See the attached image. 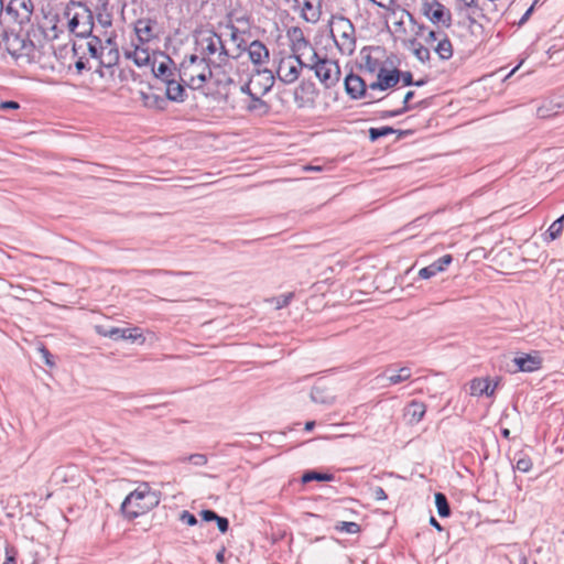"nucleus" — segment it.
<instances>
[{
	"label": "nucleus",
	"instance_id": "obj_36",
	"mask_svg": "<svg viewBox=\"0 0 564 564\" xmlns=\"http://www.w3.org/2000/svg\"><path fill=\"white\" fill-rule=\"evenodd\" d=\"M562 107L561 104L550 100L544 102L536 109V116L541 119L551 118L558 113V109Z\"/></svg>",
	"mask_w": 564,
	"mask_h": 564
},
{
	"label": "nucleus",
	"instance_id": "obj_59",
	"mask_svg": "<svg viewBox=\"0 0 564 564\" xmlns=\"http://www.w3.org/2000/svg\"><path fill=\"white\" fill-rule=\"evenodd\" d=\"M372 490V496L376 500H386L388 498L384 489L380 486H376L373 488H371Z\"/></svg>",
	"mask_w": 564,
	"mask_h": 564
},
{
	"label": "nucleus",
	"instance_id": "obj_48",
	"mask_svg": "<svg viewBox=\"0 0 564 564\" xmlns=\"http://www.w3.org/2000/svg\"><path fill=\"white\" fill-rule=\"evenodd\" d=\"M6 560L3 564H17L18 550L10 544H7L4 549Z\"/></svg>",
	"mask_w": 564,
	"mask_h": 564
},
{
	"label": "nucleus",
	"instance_id": "obj_30",
	"mask_svg": "<svg viewBox=\"0 0 564 564\" xmlns=\"http://www.w3.org/2000/svg\"><path fill=\"white\" fill-rule=\"evenodd\" d=\"M80 48H82V45H78L77 43L73 44V54L76 57L74 67H75L76 74H78V75L83 74L84 70L93 69V65L90 64L89 57H87L85 54L79 55Z\"/></svg>",
	"mask_w": 564,
	"mask_h": 564
},
{
	"label": "nucleus",
	"instance_id": "obj_42",
	"mask_svg": "<svg viewBox=\"0 0 564 564\" xmlns=\"http://www.w3.org/2000/svg\"><path fill=\"white\" fill-rule=\"evenodd\" d=\"M335 529L340 532L355 534L360 532L361 527L357 522L341 521L336 524Z\"/></svg>",
	"mask_w": 564,
	"mask_h": 564
},
{
	"label": "nucleus",
	"instance_id": "obj_33",
	"mask_svg": "<svg viewBox=\"0 0 564 564\" xmlns=\"http://www.w3.org/2000/svg\"><path fill=\"white\" fill-rule=\"evenodd\" d=\"M302 19L310 23H316L321 18V10L314 7L310 0H305L302 8Z\"/></svg>",
	"mask_w": 564,
	"mask_h": 564
},
{
	"label": "nucleus",
	"instance_id": "obj_35",
	"mask_svg": "<svg viewBox=\"0 0 564 564\" xmlns=\"http://www.w3.org/2000/svg\"><path fill=\"white\" fill-rule=\"evenodd\" d=\"M516 465L514 469L521 473H529L532 469L533 463L531 457L523 451H519L514 456Z\"/></svg>",
	"mask_w": 564,
	"mask_h": 564
},
{
	"label": "nucleus",
	"instance_id": "obj_8",
	"mask_svg": "<svg viewBox=\"0 0 564 564\" xmlns=\"http://www.w3.org/2000/svg\"><path fill=\"white\" fill-rule=\"evenodd\" d=\"M318 90L311 80H302L294 90V101L300 109H313L316 106Z\"/></svg>",
	"mask_w": 564,
	"mask_h": 564
},
{
	"label": "nucleus",
	"instance_id": "obj_6",
	"mask_svg": "<svg viewBox=\"0 0 564 564\" xmlns=\"http://www.w3.org/2000/svg\"><path fill=\"white\" fill-rule=\"evenodd\" d=\"M96 333L102 337L111 338L116 341L118 340H131L137 341L141 340L143 343L145 340L141 329L139 327H130V328H120V327H106L104 325H97L95 327Z\"/></svg>",
	"mask_w": 564,
	"mask_h": 564
},
{
	"label": "nucleus",
	"instance_id": "obj_13",
	"mask_svg": "<svg viewBox=\"0 0 564 564\" xmlns=\"http://www.w3.org/2000/svg\"><path fill=\"white\" fill-rule=\"evenodd\" d=\"M276 75L282 83L292 84L300 76L299 65H295L293 57H283L279 62Z\"/></svg>",
	"mask_w": 564,
	"mask_h": 564
},
{
	"label": "nucleus",
	"instance_id": "obj_28",
	"mask_svg": "<svg viewBox=\"0 0 564 564\" xmlns=\"http://www.w3.org/2000/svg\"><path fill=\"white\" fill-rule=\"evenodd\" d=\"M434 51L442 61H448L452 58L454 53L453 44L446 33H443V37L440 39L437 45L434 47Z\"/></svg>",
	"mask_w": 564,
	"mask_h": 564
},
{
	"label": "nucleus",
	"instance_id": "obj_26",
	"mask_svg": "<svg viewBox=\"0 0 564 564\" xmlns=\"http://www.w3.org/2000/svg\"><path fill=\"white\" fill-rule=\"evenodd\" d=\"M362 63L359 65L360 70H365L369 74L378 73V69L382 66L380 61L373 58L370 54V47L365 46L360 51Z\"/></svg>",
	"mask_w": 564,
	"mask_h": 564
},
{
	"label": "nucleus",
	"instance_id": "obj_9",
	"mask_svg": "<svg viewBox=\"0 0 564 564\" xmlns=\"http://www.w3.org/2000/svg\"><path fill=\"white\" fill-rule=\"evenodd\" d=\"M512 362L514 369H509L510 372H534L542 368L543 358L539 351L530 354L518 352Z\"/></svg>",
	"mask_w": 564,
	"mask_h": 564
},
{
	"label": "nucleus",
	"instance_id": "obj_12",
	"mask_svg": "<svg viewBox=\"0 0 564 564\" xmlns=\"http://www.w3.org/2000/svg\"><path fill=\"white\" fill-rule=\"evenodd\" d=\"M253 85V89L259 93L260 96L265 95L271 90L274 85V75L272 70L268 68L257 69L250 77Z\"/></svg>",
	"mask_w": 564,
	"mask_h": 564
},
{
	"label": "nucleus",
	"instance_id": "obj_15",
	"mask_svg": "<svg viewBox=\"0 0 564 564\" xmlns=\"http://www.w3.org/2000/svg\"><path fill=\"white\" fill-rule=\"evenodd\" d=\"M286 36L291 42L292 53H300L304 50L315 51L311 45L310 41L304 36V33L300 26H292L286 31Z\"/></svg>",
	"mask_w": 564,
	"mask_h": 564
},
{
	"label": "nucleus",
	"instance_id": "obj_2",
	"mask_svg": "<svg viewBox=\"0 0 564 564\" xmlns=\"http://www.w3.org/2000/svg\"><path fill=\"white\" fill-rule=\"evenodd\" d=\"M64 15L68 20L69 31L75 36L82 39L90 36L94 29V14L86 3L69 0L65 7Z\"/></svg>",
	"mask_w": 564,
	"mask_h": 564
},
{
	"label": "nucleus",
	"instance_id": "obj_40",
	"mask_svg": "<svg viewBox=\"0 0 564 564\" xmlns=\"http://www.w3.org/2000/svg\"><path fill=\"white\" fill-rule=\"evenodd\" d=\"M412 371L409 367H402L399 369L398 373L391 375L388 377V381L390 386L399 384L403 381H406L411 378Z\"/></svg>",
	"mask_w": 564,
	"mask_h": 564
},
{
	"label": "nucleus",
	"instance_id": "obj_64",
	"mask_svg": "<svg viewBox=\"0 0 564 564\" xmlns=\"http://www.w3.org/2000/svg\"><path fill=\"white\" fill-rule=\"evenodd\" d=\"M444 32H437V31H434V30H429L427 32V35L425 37V42L426 43H432V42H435V41H440L441 39V35H443Z\"/></svg>",
	"mask_w": 564,
	"mask_h": 564
},
{
	"label": "nucleus",
	"instance_id": "obj_17",
	"mask_svg": "<svg viewBox=\"0 0 564 564\" xmlns=\"http://www.w3.org/2000/svg\"><path fill=\"white\" fill-rule=\"evenodd\" d=\"M246 50L251 63L256 66L267 63L270 58L268 47L259 40L252 41Z\"/></svg>",
	"mask_w": 564,
	"mask_h": 564
},
{
	"label": "nucleus",
	"instance_id": "obj_1",
	"mask_svg": "<svg viewBox=\"0 0 564 564\" xmlns=\"http://www.w3.org/2000/svg\"><path fill=\"white\" fill-rule=\"evenodd\" d=\"M160 503V494L152 491L147 482L131 491L122 501L120 511L128 520H133L152 510Z\"/></svg>",
	"mask_w": 564,
	"mask_h": 564
},
{
	"label": "nucleus",
	"instance_id": "obj_4",
	"mask_svg": "<svg viewBox=\"0 0 564 564\" xmlns=\"http://www.w3.org/2000/svg\"><path fill=\"white\" fill-rule=\"evenodd\" d=\"M333 21L336 25V30L339 33L340 40H335L336 46L341 54L351 55L356 48V36H355V25L352 22L344 17H333ZM332 36L335 37L334 32L332 31Z\"/></svg>",
	"mask_w": 564,
	"mask_h": 564
},
{
	"label": "nucleus",
	"instance_id": "obj_5",
	"mask_svg": "<svg viewBox=\"0 0 564 564\" xmlns=\"http://www.w3.org/2000/svg\"><path fill=\"white\" fill-rule=\"evenodd\" d=\"M421 13L434 25L449 29L453 24V15L438 0H423Z\"/></svg>",
	"mask_w": 564,
	"mask_h": 564
},
{
	"label": "nucleus",
	"instance_id": "obj_52",
	"mask_svg": "<svg viewBox=\"0 0 564 564\" xmlns=\"http://www.w3.org/2000/svg\"><path fill=\"white\" fill-rule=\"evenodd\" d=\"M147 274L150 275H159V274H166V275H186L188 272L183 271H169V270H162V269H152L145 271Z\"/></svg>",
	"mask_w": 564,
	"mask_h": 564
},
{
	"label": "nucleus",
	"instance_id": "obj_54",
	"mask_svg": "<svg viewBox=\"0 0 564 564\" xmlns=\"http://www.w3.org/2000/svg\"><path fill=\"white\" fill-rule=\"evenodd\" d=\"M199 516L202 518V521L212 522V521H215L218 513L212 509H204L199 512Z\"/></svg>",
	"mask_w": 564,
	"mask_h": 564
},
{
	"label": "nucleus",
	"instance_id": "obj_16",
	"mask_svg": "<svg viewBox=\"0 0 564 564\" xmlns=\"http://www.w3.org/2000/svg\"><path fill=\"white\" fill-rule=\"evenodd\" d=\"M453 262V256L452 254H444L443 257L438 258L427 267L422 268L419 271V276L423 280L431 279L432 276L436 275L440 272H443L447 269V267Z\"/></svg>",
	"mask_w": 564,
	"mask_h": 564
},
{
	"label": "nucleus",
	"instance_id": "obj_3",
	"mask_svg": "<svg viewBox=\"0 0 564 564\" xmlns=\"http://www.w3.org/2000/svg\"><path fill=\"white\" fill-rule=\"evenodd\" d=\"M311 62L310 69L314 70L315 76L325 88H330L339 82L340 68L337 62L321 57L316 51H313Z\"/></svg>",
	"mask_w": 564,
	"mask_h": 564
},
{
	"label": "nucleus",
	"instance_id": "obj_62",
	"mask_svg": "<svg viewBox=\"0 0 564 564\" xmlns=\"http://www.w3.org/2000/svg\"><path fill=\"white\" fill-rule=\"evenodd\" d=\"M403 115V111L401 109L395 110H382L380 111V118L387 119V118H393Z\"/></svg>",
	"mask_w": 564,
	"mask_h": 564
},
{
	"label": "nucleus",
	"instance_id": "obj_39",
	"mask_svg": "<svg viewBox=\"0 0 564 564\" xmlns=\"http://www.w3.org/2000/svg\"><path fill=\"white\" fill-rule=\"evenodd\" d=\"M564 228V215L560 216L557 219H555L549 229L546 230L545 235L547 236L549 240H555L557 239Z\"/></svg>",
	"mask_w": 564,
	"mask_h": 564
},
{
	"label": "nucleus",
	"instance_id": "obj_32",
	"mask_svg": "<svg viewBox=\"0 0 564 564\" xmlns=\"http://www.w3.org/2000/svg\"><path fill=\"white\" fill-rule=\"evenodd\" d=\"M409 47L412 50L413 55L421 63H426L431 58V53L427 47L420 43L416 39L409 40Z\"/></svg>",
	"mask_w": 564,
	"mask_h": 564
},
{
	"label": "nucleus",
	"instance_id": "obj_23",
	"mask_svg": "<svg viewBox=\"0 0 564 564\" xmlns=\"http://www.w3.org/2000/svg\"><path fill=\"white\" fill-rule=\"evenodd\" d=\"M310 397L314 403L318 404L329 405L335 401V395L330 392V390L319 383H316L312 387Z\"/></svg>",
	"mask_w": 564,
	"mask_h": 564
},
{
	"label": "nucleus",
	"instance_id": "obj_19",
	"mask_svg": "<svg viewBox=\"0 0 564 564\" xmlns=\"http://www.w3.org/2000/svg\"><path fill=\"white\" fill-rule=\"evenodd\" d=\"M196 43L202 46V54L213 55L218 51V45H221V37L216 32L208 31Z\"/></svg>",
	"mask_w": 564,
	"mask_h": 564
},
{
	"label": "nucleus",
	"instance_id": "obj_22",
	"mask_svg": "<svg viewBox=\"0 0 564 564\" xmlns=\"http://www.w3.org/2000/svg\"><path fill=\"white\" fill-rule=\"evenodd\" d=\"M161 56L164 57V62L152 65V72L154 76L161 79L163 83H166L167 79L174 78V73L171 69V65H174V61L165 53H161Z\"/></svg>",
	"mask_w": 564,
	"mask_h": 564
},
{
	"label": "nucleus",
	"instance_id": "obj_11",
	"mask_svg": "<svg viewBox=\"0 0 564 564\" xmlns=\"http://www.w3.org/2000/svg\"><path fill=\"white\" fill-rule=\"evenodd\" d=\"M23 43V34L15 33L14 31L3 30L1 34V43L4 50L14 58H21Z\"/></svg>",
	"mask_w": 564,
	"mask_h": 564
},
{
	"label": "nucleus",
	"instance_id": "obj_14",
	"mask_svg": "<svg viewBox=\"0 0 564 564\" xmlns=\"http://www.w3.org/2000/svg\"><path fill=\"white\" fill-rule=\"evenodd\" d=\"M212 59L209 57L203 56L199 59V65L203 66L202 70L198 74H191L188 76V86L192 89H199L207 83L213 76V72L210 69Z\"/></svg>",
	"mask_w": 564,
	"mask_h": 564
},
{
	"label": "nucleus",
	"instance_id": "obj_58",
	"mask_svg": "<svg viewBox=\"0 0 564 564\" xmlns=\"http://www.w3.org/2000/svg\"><path fill=\"white\" fill-rule=\"evenodd\" d=\"M97 21L99 22V24H101L104 28H109L111 26L112 24V19H111V14L110 13H106V14H102V13H99L97 15Z\"/></svg>",
	"mask_w": 564,
	"mask_h": 564
},
{
	"label": "nucleus",
	"instance_id": "obj_27",
	"mask_svg": "<svg viewBox=\"0 0 564 564\" xmlns=\"http://www.w3.org/2000/svg\"><path fill=\"white\" fill-rule=\"evenodd\" d=\"M399 68L394 67L392 69H388L384 66H381L378 69L379 79L383 82V88L384 90L394 88L399 84Z\"/></svg>",
	"mask_w": 564,
	"mask_h": 564
},
{
	"label": "nucleus",
	"instance_id": "obj_43",
	"mask_svg": "<svg viewBox=\"0 0 564 564\" xmlns=\"http://www.w3.org/2000/svg\"><path fill=\"white\" fill-rule=\"evenodd\" d=\"M228 28L230 29L231 41L237 43L238 48L246 51L247 43L243 39H241L239 36V33H240L239 29L237 26H235L234 24H229Z\"/></svg>",
	"mask_w": 564,
	"mask_h": 564
},
{
	"label": "nucleus",
	"instance_id": "obj_24",
	"mask_svg": "<svg viewBox=\"0 0 564 564\" xmlns=\"http://www.w3.org/2000/svg\"><path fill=\"white\" fill-rule=\"evenodd\" d=\"M139 99L141 100L143 107L148 109L155 110H164L167 106L165 98L161 95H156L153 93L139 91Z\"/></svg>",
	"mask_w": 564,
	"mask_h": 564
},
{
	"label": "nucleus",
	"instance_id": "obj_18",
	"mask_svg": "<svg viewBox=\"0 0 564 564\" xmlns=\"http://www.w3.org/2000/svg\"><path fill=\"white\" fill-rule=\"evenodd\" d=\"M165 89V101L183 102L185 101L187 94L185 86L178 83L175 78L167 79Z\"/></svg>",
	"mask_w": 564,
	"mask_h": 564
},
{
	"label": "nucleus",
	"instance_id": "obj_44",
	"mask_svg": "<svg viewBox=\"0 0 564 564\" xmlns=\"http://www.w3.org/2000/svg\"><path fill=\"white\" fill-rule=\"evenodd\" d=\"M34 51V43L28 37V35H23L21 57H28V59H30L33 56Z\"/></svg>",
	"mask_w": 564,
	"mask_h": 564
},
{
	"label": "nucleus",
	"instance_id": "obj_34",
	"mask_svg": "<svg viewBox=\"0 0 564 564\" xmlns=\"http://www.w3.org/2000/svg\"><path fill=\"white\" fill-rule=\"evenodd\" d=\"M434 502H435L437 513L441 518H447L451 516L452 511H451L448 499L445 494L435 492Z\"/></svg>",
	"mask_w": 564,
	"mask_h": 564
},
{
	"label": "nucleus",
	"instance_id": "obj_56",
	"mask_svg": "<svg viewBox=\"0 0 564 564\" xmlns=\"http://www.w3.org/2000/svg\"><path fill=\"white\" fill-rule=\"evenodd\" d=\"M17 1L18 0H10L9 3L3 9V10H6L7 14L11 15L14 20H18V18H19L18 9L14 6V2H17Z\"/></svg>",
	"mask_w": 564,
	"mask_h": 564
},
{
	"label": "nucleus",
	"instance_id": "obj_38",
	"mask_svg": "<svg viewBox=\"0 0 564 564\" xmlns=\"http://www.w3.org/2000/svg\"><path fill=\"white\" fill-rule=\"evenodd\" d=\"M395 132H397V129H394L393 127H390V126H382V127H378V128L372 127L368 130V137L371 142H376L380 138H383V137H387L390 134H394Z\"/></svg>",
	"mask_w": 564,
	"mask_h": 564
},
{
	"label": "nucleus",
	"instance_id": "obj_21",
	"mask_svg": "<svg viewBox=\"0 0 564 564\" xmlns=\"http://www.w3.org/2000/svg\"><path fill=\"white\" fill-rule=\"evenodd\" d=\"M497 382L491 386L489 378H474L470 381V394L476 397L487 395L491 397L497 388Z\"/></svg>",
	"mask_w": 564,
	"mask_h": 564
},
{
	"label": "nucleus",
	"instance_id": "obj_55",
	"mask_svg": "<svg viewBox=\"0 0 564 564\" xmlns=\"http://www.w3.org/2000/svg\"><path fill=\"white\" fill-rule=\"evenodd\" d=\"M40 351L42 352L45 365L53 367L55 364L54 356L50 352V350L45 346H42Z\"/></svg>",
	"mask_w": 564,
	"mask_h": 564
},
{
	"label": "nucleus",
	"instance_id": "obj_53",
	"mask_svg": "<svg viewBox=\"0 0 564 564\" xmlns=\"http://www.w3.org/2000/svg\"><path fill=\"white\" fill-rule=\"evenodd\" d=\"M219 532L226 533L229 530V520L226 517L217 516L215 519Z\"/></svg>",
	"mask_w": 564,
	"mask_h": 564
},
{
	"label": "nucleus",
	"instance_id": "obj_45",
	"mask_svg": "<svg viewBox=\"0 0 564 564\" xmlns=\"http://www.w3.org/2000/svg\"><path fill=\"white\" fill-rule=\"evenodd\" d=\"M149 61H150V55H149L148 51L137 46L135 52H134V63L138 66H144L149 63Z\"/></svg>",
	"mask_w": 564,
	"mask_h": 564
},
{
	"label": "nucleus",
	"instance_id": "obj_47",
	"mask_svg": "<svg viewBox=\"0 0 564 564\" xmlns=\"http://www.w3.org/2000/svg\"><path fill=\"white\" fill-rule=\"evenodd\" d=\"M178 520L183 523H185L186 525L188 527H194L198 523V520L197 518L195 517V514L191 513L189 511L187 510H183L180 516H178Z\"/></svg>",
	"mask_w": 564,
	"mask_h": 564
},
{
	"label": "nucleus",
	"instance_id": "obj_41",
	"mask_svg": "<svg viewBox=\"0 0 564 564\" xmlns=\"http://www.w3.org/2000/svg\"><path fill=\"white\" fill-rule=\"evenodd\" d=\"M178 460L181 463L188 462L195 466H204L207 464L208 458L205 454L196 453V454H191L188 456L181 457Z\"/></svg>",
	"mask_w": 564,
	"mask_h": 564
},
{
	"label": "nucleus",
	"instance_id": "obj_37",
	"mask_svg": "<svg viewBox=\"0 0 564 564\" xmlns=\"http://www.w3.org/2000/svg\"><path fill=\"white\" fill-rule=\"evenodd\" d=\"M87 39L88 41L86 43V47L89 53V56L95 61H98L102 50H105V47L102 46V41L100 40V37L93 34H90V36H88Z\"/></svg>",
	"mask_w": 564,
	"mask_h": 564
},
{
	"label": "nucleus",
	"instance_id": "obj_31",
	"mask_svg": "<svg viewBox=\"0 0 564 564\" xmlns=\"http://www.w3.org/2000/svg\"><path fill=\"white\" fill-rule=\"evenodd\" d=\"M335 479L334 474L321 473L316 469H307L303 473L301 481L308 484L311 481H333Z\"/></svg>",
	"mask_w": 564,
	"mask_h": 564
},
{
	"label": "nucleus",
	"instance_id": "obj_25",
	"mask_svg": "<svg viewBox=\"0 0 564 564\" xmlns=\"http://www.w3.org/2000/svg\"><path fill=\"white\" fill-rule=\"evenodd\" d=\"M426 412V405L417 400H412L405 408L404 415L409 417L411 424L419 423Z\"/></svg>",
	"mask_w": 564,
	"mask_h": 564
},
{
	"label": "nucleus",
	"instance_id": "obj_7",
	"mask_svg": "<svg viewBox=\"0 0 564 564\" xmlns=\"http://www.w3.org/2000/svg\"><path fill=\"white\" fill-rule=\"evenodd\" d=\"M344 85L346 94L354 100L369 98V104H371L383 99H375L371 94H368V85L366 84L365 79L359 75L354 74L352 72L346 75Z\"/></svg>",
	"mask_w": 564,
	"mask_h": 564
},
{
	"label": "nucleus",
	"instance_id": "obj_20",
	"mask_svg": "<svg viewBox=\"0 0 564 564\" xmlns=\"http://www.w3.org/2000/svg\"><path fill=\"white\" fill-rule=\"evenodd\" d=\"M105 50H102L98 62L101 66H104L107 70H109V77L113 76V67L118 64L120 54L118 46H104Z\"/></svg>",
	"mask_w": 564,
	"mask_h": 564
},
{
	"label": "nucleus",
	"instance_id": "obj_57",
	"mask_svg": "<svg viewBox=\"0 0 564 564\" xmlns=\"http://www.w3.org/2000/svg\"><path fill=\"white\" fill-rule=\"evenodd\" d=\"M304 54V51L300 53H292L289 57H293V61L295 62V65H299V70L303 67L310 68V65H312V62L310 64H306L302 61V55Z\"/></svg>",
	"mask_w": 564,
	"mask_h": 564
},
{
	"label": "nucleus",
	"instance_id": "obj_46",
	"mask_svg": "<svg viewBox=\"0 0 564 564\" xmlns=\"http://www.w3.org/2000/svg\"><path fill=\"white\" fill-rule=\"evenodd\" d=\"M202 57L197 56L196 54H191L188 56H185V58L183 59V62L181 63V68L183 69V74L184 76H187V73L186 70L195 65V64H198L199 65V59Z\"/></svg>",
	"mask_w": 564,
	"mask_h": 564
},
{
	"label": "nucleus",
	"instance_id": "obj_51",
	"mask_svg": "<svg viewBox=\"0 0 564 564\" xmlns=\"http://www.w3.org/2000/svg\"><path fill=\"white\" fill-rule=\"evenodd\" d=\"M293 297H294V294L292 292L279 295L276 297V307L282 308V307L288 306Z\"/></svg>",
	"mask_w": 564,
	"mask_h": 564
},
{
	"label": "nucleus",
	"instance_id": "obj_61",
	"mask_svg": "<svg viewBox=\"0 0 564 564\" xmlns=\"http://www.w3.org/2000/svg\"><path fill=\"white\" fill-rule=\"evenodd\" d=\"M534 10H535V3H532L527 9V11L523 13L521 19L519 20L518 25H520V26L523 25L530 19V17L533 14Z\"/></svg>",
	"mask_w": 564,
	"mask_h": 564
},
{
	"label": "nucleus",
	"instance_id": "obj_60",
	"mask_svg": "<svg viewBox=\"0 0 564 564\" xmlns=\"http://www.w3.org/2000/svg\"><path fill=\"white\" fill-rule=\"evenodd\" d=\"M20 108V104L14 100H6L0 104L2 110H17Z\"/></svg>",
	"mask_w": 564,
	"mask_h": 564
},
{
	"label": "nucleus",
	"instance_id": "obj_63",
	"mask_svg": "<svg viewBox=\"0 0 564 564\" xmlns=\"http://www.w3.org/2000/svg\"><path fill=\"white\" fill-rule=\"evenodd\" d=\"M229 53L224 43L221 42V45H218V59L220 63H225L229 58Z\"/></svg>",
	"mask_w": 564,
	"mask_h": 564
},
{
	"label": "nucleus",
	"instance_id": "obj_29",
	"mask_svg": "<svg viewBox=\"0 0 564 564\" xmlns=\"http://www.w3.org/2000/svg\"><path fill=\"white\" fill-rule=\"evenodd\" d=\"M250 102L246 107L249 112H253L259 116L269 113L270 105L261 99L259 93L254 91V95L250 97Z\"/></svg>",
	"mask_w": 564,
	"mask_h": 564
},
{
	"label": "nucleus",
	"instance_id": "obj_50",
	"mask_svg": "<svg viewBox=\"0 0 564 564\" xmlns=\"http://www.w3.org/2000/svg\"><path fill=\"white\" fill-rule=\"evenodd\" d=\"M414 96H415L414 90H409L405 93L403 102H402L403 106H402V108H400L403 111V113L413 109V104H410V101L414 98Z\"/></svg>",
	"mask_w": 564,
	"mask_h": 564
},
{
	"label": "nucleus",
	"instance_id": "obj_10",
	"mask_svg": "<svg viewBox=\"0 0 564 564\" xmlns=\"http://www.w3.org/2000/svg\"><path fill=\"white\" fill-rule=\"evenodd\" d=\"M158 25L156 20L150 18H141L134 22V32L138 41L141 44L149 43L150 41L158 37L155 28Z\"/></svg>",
	"mask_w": 564,
	"mask_h": 564
},
{
	"label": "nucleus",
	"instance_id": "obj_49",
	"mask_svg": "<svg viewBox=\"0 0 564 564\" xmlns=\"http://www.w3.org/2000/svg\"><path fill=\"white\" fill-rule=\"evenodd\" d=\"M399 82H402V85L405 87L412 86L414 84L413 74L410 70H401L399 69L398 74Z\"/></svg>",
	"mask_w": 564,
	"mask_h": 564
}]
</instances>
